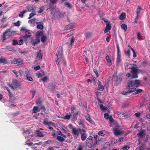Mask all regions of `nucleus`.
<instances>
[{
    "mask_svg": "<svg viewBox=\"0 0 150 150\" xmlns=\"http://www.w3.org/2000/svg\"><path fill=\"white\" fill-rule=\"evenodd\" d=\"M57 59L56 60L57 64H59V60L63 59L62 48L61 47H59L58 50V52L56 54Z\"/></svg>",
    "mask_w": 150,
    "mask_h": 150,
    "instance_id": "f257e3e1",
    "label": "nucleus"
},
{
    "mask_svg": "<svg viewBox=\"0 0 150 150\" xmlns=\"http://www.w3.org/2000/svg\"><path fill=\"white\" fill-rule=\"evenodd\" d=\"M82 132H86V131L84 129L76 128L74 127H73L72 129V133L74 136L76 138L77 137L80 133H82Z\"/></svg>",
    "mask_w": 150,
    "mask_h": 150,
    "instance_id": "f03ea898",
    "label": "nucleus"
},
{
    "mask_svg": "<svg viewBox=\"0 0 150 150\" xmlns=\"http://www.w3.org/2000/svg\"><path fill=\"white\" fill-rule=\"evenodd\" d=\"M116 44L117 49V64H118L121 61V53L119 45L118 43L116 42Z\"/></svg>",
    "mask_w": 150,
    "mask_h": 150,
    "instance_id": "7ed1b4c3",
    "label": "nucleus"
},
{
    "mask_svg": "<svg viewBox=\"0 0 150 150\" xmlns=\"http://www.w3.org/2000/svg\"><path fill=\"white\" fill-rule=\"evenodd\" d=\"M131 86V81H129L127 83V88L128 89H129V90L128 91L125 92L123 91L122 92V93L124 95H127L129 93L131 92V88H130V87Z\"/></svg>",
    "mask_w": 150,
    "mask_h": 150,
    "instance_id": "20e7f679",
    "label": "nucleus"
},
{
    "mask_svg": "<svg viewBox=\"0 0 150 150\" xmlns=\"http://www.w3.org/2000/svg\"><path fill=\"white\" fill-rule=\"evenodd\" d=\"M111 127H113V129L114 133V134L116 136L118 135H120L122 134V132H121L120 130L117 129L118 127V125L117 127L116 126L115 127L113 126H111Z\"/></svg>",
    "mask_w": 150,
    "mask_h": 150,
    "instance_id": "39448f33",
    "label": "nucleus"
},
{
    "mask_svg": "<svg viewBox=\"0 0 150 150\" xmlns=\"http://www.w3.org/2000/svg\"><path fill=\"white\" fill-rule=\"evenodd\" d=\"M116 78L115 84L116 86H118L120 84L122 78L120 75H117L116 77Z\"/></svg>",
    "mask_w": 150,
    "mask_h": 150,
    "instance_id": "423d86ee",
    "label": "nucleus"
},
{
    "mask_svg": "<svg viewBox=\"0 0 150 150\" xmlns=\"http://www.w3.org/2000/svg\"><path fill=\"white\" fill-rule=\"evenodd\" d=\"M139 70L137 65L135 64H133L132 66V73L138 74V71Z\"/></svg>",
    "mask_w": 150,
    "mask_h": 150,
    "instance_id": "0eeeda50",
    "label": "nucleus"
},
{
    "mask_svg": "<svg viewBox=\"0 0 150 150\" xmlns=\"http://www.w3.org/2000/svg\"><path fill=\"white\" fill-rule=\"evenodd\" d=\"M12 33V32H11V30L10 29H8L6 31H5L3 35V36L2 38V41L4 42L6 39V38H5V35L6 34L8 33V34L9 35Z\"/></svg>",
    "mask_w": 150,
    "mask_h": 150,
    "instance_id": "6e6552de",
    "label": "nucleus"
},
{
    "mask_svg": "<svg viewBox=\"0 0 150 150\" xmlns=\"http://www.w3.org/2000/svg\"><path fill=\"white\" fill-rule=\"evenodd\" d=\"M146 100L144 98L141 97L139 99L140 107H143L145 105Z\"/></svg>",
    "mask_w": 150,
    "mask_h": 150,
    "instance_id": "1a4fd4ad",
    "label": "nucleus"
},
{
    "mask_svg": "<svg viewBox=\"0 0 150 150\" xmlns=\"http://www.w3.org/2000/svg\"><path fill=\"white\" fill-rule=\"evenodd\" d=\"M31 33L30 31L29 30H26L25 32V35L23 38L24 39H27L31 37Z\"/></svg>",
    "mask_w": 150,
    "mask_h": 150,
    "instance_id": "9d476101",
    "label": "nucleus"
},
{
    "mask_svg": "<svg viewBox=\"0 0 150 150\" xmlns=\"http://www.w3.org/2000/svg\"><path fill=\"white\" fill-rule=\"evenodd\" d=\"M124 65L126 70L129 69L130 73H131V64L129 63H126Z\"/></svg>",
    "mask_w": 150,
    "mask_h": 150,
    "instance_id": "9b49d317",
    "label": "nucleus"
},
{
    "mask_svg": "<svg viewBox=\"0 0 150 150\" xmlns=\"http://www.w3.org/2000/svg\"><path fill=\"white\" fill-rule=\"evenodd\" d=\"M36 38V39L31 41L32 45H33L35 46L40 42V39H39L38 37H37V38Z\"/></svg>",
    "mask_w": 150,
    "mask_h": 150,
    "instance_id": "f8f14e48",
    "label": "nucleus"
},
{
    "mask_svg": "<svg viewBox=\"0 0 150 150\" xmlns=\"http://www.w3.org/2000/svg\"><path fill=\"white\" fill-rule=\"evenodd\" d=\"M140 82L139 80H136L134 82L132 81V86H134L137 87L138 85L140 84Z\"/></svg>",
    "mask_w": 150,
    "mask_h": 150,
    "instance_id": "ddd939ff",
    "label": "nucleus"
},
{
    "mask_svg": "<svg viewBox=\"0 0 150 150\" xmlns=\"http://www.w3.org/2000/svg\"><path fill=\"white\" fill-rule=\"evenodd\" d=\"M109 120L110 121V126H111V125H112V124H113L115 125L117 127L118 126V124L116 123V122H115L114 121V119H113L112 116H110L109 118Z\"/></svg>",
    "mask_w": 150,
    "mask_h": 150,
    "instance_id": "4468645a",
    "label": "nucleus"
},
{
    "mask_svg": "<svg viewBox=\"0 0 150 150\" xmlns=\"http://www.w3.org/2000/svg\"><path fill=\"white\" fill-rule=\"evenodd\" d=\"M73 24L72 23H70L65 26L64 28V30H67L73 29Z\"/></svg>",
    "mask_w": 150,
    "mask_h": 150,
    "instance_id": "2eb2a0df",
    "label": "nucleus"
},
{
    "mask_svg": "<svg viewBox=\"0 0 150 150\" xmlns=\"http://www.w3.org/2000/svg\"><path fill=\"white\" fill-rule=\"evenodd\" d=\"M111 26L109 23H107L106 27L104 30V33H105L108 32L110 30Z\"/></svg>",
    "mask_w": 150,
    "mask_h": 150,
    "instance_id": "dca6fc26",
    "label": "nucleus"
},
{
    "mask_svg": "<svg viewBox=\"0 0 150 150\" xmlns=\"http://www.w3.org/2000/svg\"><path fill=\"white\" fill-rule=\"evenodd\" d=\"M80 134H81V140L83 141L85 140L87 138L86 132H82V133H81Z\"/></svg>",
    "mask_w": 150,
    "mask_h": 150,
    "instance_id": "f3484780",
    "label": "nucleus"
},
{
    "mask_svg": "<svg viewBox=\"0 0 150 150\" xmlns=\"http://www.w3.org/2000/svg\"><path fill=\"white\" fill-rule=\"evenodd\" d=\"M35 133L37 136L40 137H43L44 136L43 134L39 130H36Z\"/></svg>",
    "mask_w": 150,
    "mask_h": 150,
    "instance_id": "a211bd4d",
    "label": "nucleus"
},
{
    "mask_svg": "<svg viewBox=\"0 0 150 150\" xmlns=\"http://www.w3.org/2000/svg\"><path fill=\"white\" fill-rule=\"evenodd\" d=\"M105 59L108 63V65L109 66H111L112 64V63L111 60L109 56L107 55L105 57Z\"/></svg>",
    "mask_w": 150,
    "mask_h": 150,
    "instance_id": "6ab92c4d",
    "label": "nucleus"
},
{
    "mask_svg": "<svg viewBox=\"0 0 150 150\" xmlns=\"http://www.w3.org/2000/svg\"><path fill=\"white\" fill-rule=\"evenodd\" d=\"M140 11H140V10H137V11L136 13L137 15L135 19V21L134 22V24H135L137 23V21L138 20L139 17V14L140 13Z\"/></svg>",
    "mask_w": 150,
    "mask_h": 150,
    "instance_id": "aec40b11",
    "label": "nucleus"
},
{
    "mask_svg": "<svg viewBox=\"0 0 150 150\" xmlns=\"http://www.w3.org/2000/svg\"><path fill=\"white\" fill-rule=\"evenodd\" d=\"M57 86L55 84H52L51 86L49 87L48 89V90L49 91H53L54 90L55 88Z\"/></svg>",
    "mask_w": 150,
    "mask_h": 150,
    "instance_id": "412c9836",
    "label": "nucleus"
},
{
    "mask_svg": "<svg viewBox=\"0 0 150 150\" xmlns=\"http://www.w3.org/2000/svg\"><path fill=\"white\" fill-rule=\"evenodd\" d=\"M43 35V32L42 31H38L36 33V38L38 37L39 39L40 36H42Z\"/></svg>",
    "mask_w": 150,
    "mask_h": 150,
    "instance_id": "4be33fe9",
    "label": "nucleus"
},
{
    "mask_svg": "<svg viewBox=\"0 0 150 150\" xmlns=\"http://www.w3.org/2000/svg\"><path fill=\"white\" fill-rule=\"evenodd\" d=\"M130 49H129L127 50H126L124 51V54L125 55L128 57H129L130 55Z\"/></svg>",
    "mask_w": 150,
    "mask_h": 150,
    "instance_id": "5701e85b",
    "label": "nucleus"
},
{
    "mask_svg": "<svg viewBox=\"0 0 150 150\" xmlns=\"http://www.w3.org/2000/svg\"><path fill=\"white\" fill-rule=\"evenodd\" d=\"M126 16V15L125 13L122 12L120 14L119 17V19L120 20H122L124 19Z\"/></svg>",
    "mask_w": 150,
    "mask_h": 150,
    "instance_id": "b1692460",
    "label": "nucleus"
},
{
    "mask_svg": "<svg viewBox=\"0 0 150 150\" xmlns=\"http://www.w3.org/2000/svg\"><path fill=\"white\" fill-rule=\"evenodd\" d=\"M37 58L40 59H42V58L41 54V51L40 50H39L37 53Z\"/></svg>",
    "mask_w": 150,
    "mask_h": 150,
    "instance_id": "393cba45",
    "label": "nucleus"
},
{
    "mask_svg": "<svg viewBox=\"0 0 150 150\" xmlns=\"http://www.w3.org/2000/svg\"><path fill=\"white\" fill-rule=\"evenodd\" d=\"M72 116V115L71 113L69 115L66 114L63 117V119L64 120H69L70 119L71 117Z\"/></svg>",
    "mask_w": 150,
    "mask_h": 150,
    "instance_id": "a878e982",
    "label": "nucleus"
},
{
    "mask_svg": "<svg viewBox=\"0 0 150 150\" xmlns=\"http://www.w3.org/2000/svg\"><path fill=\"white\" fill-rule=\"evenodd\" d=\"M0 63H4V64L7 63L4 57H1L0 58Z\"/></svg>",
    "mask_w": 150,
    "mask_h": 150,
    "instance_id": "bb28decb",
    "label": "nucleus"
},
{
    "mask_svg": "<svg viewBox=\"0 0 150 150\" xmlns=\"http://www.w3.org/2000/svg\"><path fill=\"white\" fill-rule=\"evenodd\" d=\"M13 85L15 86H21L18 83V81L16 80H13Z\"/></svg>",
    "mask_w": 150,
    "mask_h": 150,
    "instance_id": "cd10ccee",
    "label": "nucleus"
},
{
    "mask_svg": "<svg viewBox=\"0 0 150 150\" xmlns=\"http://www.w3.org/2000/svg\"><path fill=\"white\" fill-rule=\"evenodd\" d=\"M48 119L47 118H45L44 119L43 122V124L46 126H47L48 125Z\"/></svg>",
    "mask_w": 150,
    "mask_h": 150,
    "instance_id": "c85d7f7f",
    "label": "nucleus"
},
{
    "mask_svg": "<svg viewBox=\"0 0 150 150\" xmlns=\"http://www.w3.org/2000/svg\"><path fill=\"white\" fill-rule=\"evenodd\" d=\"M73 115H72V117L73 119L74 120H77V115L78 114V112H75L74 113H73Z\"/></svg>",
    "mask_w": 150,
    "mask_h": 150,
    "instance_id": "c756f323",
    "label": "nucleus"
},
{
    "mask_svg": "<svg viewBox=\"0 0 150 150\" xmlns=\"http://www.w3.org/2000/svg\"><path fill=\"white\" fill-rule=\"evenodd\" d=\"M85 118L86 119L88 122H91L92 120L90 117V116L89 114H87V115H85Z\"/></svg>",
    "mask_w": 150,
    "mask_h": 150,
    "instance_id": "7c9ffc66",
    "label": "nucleus"
},
{
    "mask_svg": "<svg viewBox=\"0 0 150 150\" xmlns=\"http://www.w3.org/2000/svg\"><path fill=\"white\" fill-rule=\"evenodd\" d=\"M57 139L58 141L61 142H63L65 140V139L63 137L60 136H57Z\"/></svg>",
    "mask_w": 150,
    "mask_h": 150,
    "instance_id": "2f4dec72",
    "label": "nucleus"
},
{
    "mask_svg": "<svg viewBox=\"0 0 150 150\" xmlns=\"http://www.w3.org/2000/svg\"><path fill=\"white\" fill-rule=\"evenodd\" d=\"M36 20L35 18H33L30 20L28 21V22L31 24H34L35 23V21Z\"/></svg>",
    "mask_w": 150,
    "mask_h": 150,
    "instance_id": "473e14b6",
    "label": "nucleus"
},
{
    "mask_svg": "<svg viewBox=\"0 0 150 150\" xmlns=\"http://www.w3.org/2000/svg\"><path fill=\"white\" fill-rule=\"evenodd\" d=\"M93 141H92L88 140V142H86V143L88 146L90 147L92 146L93 143Z\"/></svg>",
    "mask_w": 150,
    "mask_h": 150,
    "instance_id": "72a5a7b5",
    "label": "nucleus"
},
{
    "mask_svg": "<svg viewBox=\"0 0 150 150\" xmlns=\"http://www.w3.org/2000/svg\"><path fill=\"white\" fill-rule=\"evenodd\" d=\"M14 61L13 62V63L15 64L20 63L21 62V60L20 59H14Z\"/></svg>",
    "mask_w": 150,
    "mask_h": 150,
    "instance_id": "f704fd0d",
    "label": "nucleus"
},
{
    "mask_svg": "<svg viewBox=\"0 0 150 150\" xmlns=\"http://www.w3.org/2000/svg\"><path fill=\"white\" fill-rule=\"evenodd\" d=\"M27 12V11L25 10L22 12H21L19 14V16L21 18H23L24 16V14Z\"/></svg>",
    "mask_w": 150,
    "mask_h": 150,
    "instance_id": "c9c22d12",
    "label": "nucleus"
},
{
    "mask_svg": "<svg viewBox=\"0 0 150 150\" xmlns=\"http://www.w3.org/2000/svg\"><path fill=\"white\" fill-rule=\"evenodd\" d=\"M100 109L102 110L103 111L104 110H106L108 109L107 107L105 106H104L102 104H100Z\"/></svg>",
    "mask_w": 150,
    "mask_h": 150,
    "instance_id": "e433bc0d",
    "label": "nucleus"
},
{
    "mask_svg": "<svg viewBox=\"0 0 150 150\" xmlns=\"http://www.w3.org/2000/svg\"><path fill=\"white\" fill-rule=\"evenodd\" d=\"M92 35V33L90 32L87 33L85 35L86 38H88L91 37Z\"/></svg>",
    "mask_w": 150,
    "mask_h": 150,
    "instance_id": "4c0bfd02",
    "label": "nucleus"
},
{
    "mask_svg": "<svg viewBox=\"0 0 150 150\" xmlns=\"http://www.w3.org/2000/svg\"><path fill=\"white\" fill-rule=\"evenodd\" d=\"M64 5L67 6L69 8H71L72 7L70 3L68 2H65L64 3Z\"/></svg>",
    "mask_w": 150,
    "mask_h": 150,
    "instance_id": "58836bf2",
    "label": "nucleus"
},
{
    "mask_svg": "<svg viewBox=\"0 0 150 150\" xmlns=\"http://www.w3.org/2000/svg\"><path fill=\"white\" fill-rule=\"evenodd\" d=\"M143 91L141 89H137L136 90V91L132 93V95H135V94H138L140 93L142 91Z\"/></svg>",
    "mask_w": 150,
    "mask_h": 150,
    "instance_id": "ea45409f",
    "label": "nucleus"
},
{
    "mask_svg": "<svg viewBox=\"0 0 150 150\" xmlns=\"http://www.w3.org/2000/svg\"><path fill=\"white\" fill-rule=\"evenodd\" d=\"M137 38L138 40H140L141 39L143 40V39H142V36H141L140 33L139 32L137 33Z\"/></svg>",
    "mask_w": 150,
    "mask_h": 150,
    "instance_id": "a19ab883",
    "label": "nucleus"
},
{
    "mask_svg": "<svg viewBox=\"0 0 150 150\" xmlns=\"http://www.w3.org/2000/svg\"><path fill=\"white\" fill-rule=\"evenodd\" d=\"M44 28L43 25L42 24H38L37 26V28L41 30L42 29Z\"/></svg>",
    "mask_w": 150,
    "mask_h": 150,
    "instance_id": "79ce46f5",
    "label": "nucleus"
},
{
    "mask_svg": "<svg viewBox=\"0 0 150 150\" xmlns=\"http://www.w3.org/2000/svg\"><path fill=\"white\" fill-rule=\"evenodd\" d=\"M38 111H40V110H38V108L36 106H34L33 109V112L36 113Z\"/></svg>",
    "mask_w": 150,
    "mask_h": 150,
    "instance_id": "37998d69",
    "label": "nucleus"
},
{
    "mask_svg": "<svg viewBox=\"0 0 150 150\" xmlns=\"http://www.w3.org/2000/svg\"><path fill=\"white\" fill-rule=\"evenodd\" d=\"M121 28L125 30H126L127 29V26L125 24H122L121 25Z\"/></svg>",
    "mask_w": 150,
    "mask_h": 150,
    "instance_id": "c03bdc74",
    "label": "nucleus"
},
{
    "mask_svg": "<svg viewBox=\"0 0 150 150\" xmlns=\"http://www.w3.org/2000/svg\"><path fill=\"white\" fill-rule=\"evenodd\" d=\"M110 145V143L109 142H106L103 145L104 148H106Z\"/></svg>",
    "mask_w": 150,
    "mask_h": 150,
    "instance_id": "a18cd8bd",
    "label": "nucleus"
},
{
    "mask_svg": "<svg viewBox=\"0 0 150 150\" xmlns=\"http://www.w3.org/2000/svg\"><path fill=\"white\" fill-rule=\"evenodd\" d=\"M47 40V37L45 36H43L41 38V41L43 42H45Z\"/></svg>",
    "mask_w": 150,
    "mask_h": 150,
    "instance_id": "49530a36",
    "label": "nucleus"
},
{
    "mask_svg": "<svg viewBox=\"0 0 150 150\" xmlns=\"http://www.w3.org/2000/svg\"><path fill=\"white\" fill-rule=\"evenodd\" d=\"M12 41L13 42L12 45H18V42L16 40H15L13 39L12 40Z\"/></svg>",
    "mask_w": 150,
    "mask_h": 150,
    "instance_id": "de8ad7c7",
    "label": "nucleus"
},
{
    "mask_svg": "<svg viewBox=\"0 0 150 150\" xmlns=\"http://www.w3.org/2000/svg\"><path fill=\"white\" fill-rule=\"evenodd\" d=\"M138 74L132 73V79H135L137 78L138 77Z\"/></svg>",
    "mask_w": 150,
    "mask_h": 150,
    "instance_id": "09e8293b",
    "label": "nucleus"
},
{
    "mask_svg": "<svg viewBox=\"0 0 150 150\" xmlns=\"http://www.w3.org/2000/svg\"><path fill=\"white\" fill-rule=\"evenodd\" d=\"M98 90L100 91H102L104 89V87L103 86L100 85V86H98Z\"/></svg>",
    "mask_w": 150,
    "mask_h": 150,
    "instance_id": "8fccbe9b",
    "label": "nucleus"
},
{
    "mask_svg": "<svg viewBox=\"0 0 150 150\" xmlns=\"http://www.w3.org/2000/svg\"><path fill=\"white\" fill-rule=\"evenodd\" d=\"M144 132L143 131H141L137 134V136L138 137L141 136L142 137H143V134Z\"/></svg>",
    "mask_w": 150,
    "mask_h": 150,
    "instance_id": "3c124183",
    "label": "nucleus"
},
{
    "mask_svg": "<svg viewBox=\"0 0 150 150\" xmlns=\"http://www.w3.org/2000/svg\"><path fill=\"white\" fill-rule=\"evenodd\" d=\"M117 142V139H114L111 141L110 143L111 144H114L116 143Z\"/></svg>",
    "mask_w": 150,
    "mask_h": 150,
    "instance_id": "603ef678",
    "label": "nucleus"
},
{
    "mask_svg": "<svg viewBox=\"0 0 150 150\" xmlns=\"http://www.w3.org/2000/svg\"><path fill=\"white\" fill-rule=\"evenodd\" d=\"M104 118L106 119H108L110 117L109 114L108 113H105L104 114Z\"/></svg>",
    "mask_w": 150,
    "mask_h": 150,
    "instance_id": "864d4df0",
    "label": "nucleus"
},
{
    "mask_svg": "<svg viewBox=\"0 0 150 150\" xmlns=\"http://www.w3.org/2000/svg\"><path fill=\"white\" fill-rule=\"evenodd\" d=\"M88 140H91L93 141V138L92 137V136H89L87 138V139L86 140V142H88Z\"/></svg>",
    "mask_w": 150,
    "mask_h": 150,
    "instance_id": "5fc2aeb1",
    "label": "nucleus"
},
{
    "mask_svg": "<svg viewBox=\"0 0 150 150\" xmlns=\"http://www.w3.org/2000/svg\"><path fill=\"white\" fill-rule=\"evenodd\" d=\"M74 39L73 38H71L70 42V44L71 45V46H72V45L74 43Z\"/></svg>",
    "mask_w": 150,
    "mask_h": 150,
    "instance_id": "6e6d98bb",
    "label": "nucleus"
},
{
    "mask_svg": "<svg viewBox=\"0 0 150 150\" xmlns=\"http://www.w3.org/2000/svg\"><path fill=\"white\" fill-rule=\"evenodd\" d=\"M8 94H9V100L11 102L13 100L12 99V94H11V93L10 92L8 93Z\"/></svg>",
    "mask_w": 150,
    "mask_h": 150,
    "instance_id": "4d7b16f0",
    "label": "nucleus"
},
{
    "mask_svg": "<svg viewBox=\"0 0 150 150\" xmlns=\"http://www.w3.org/2000/svg\"><path fill=\"white\" fill-rule=\"evenodd\" d=\"M145 145H143L141 146H140L138 150H144L145 148Z\"/></svg>",
    "mask_w": 150,
    "mask_h": 150,
    "instance_id": "13d9d810",
    "label": "nucleus"
},
{
    "mask_svg": "<svg viewBox=\"0 0 150 150\" xmlns=\"http://www.w3.org/2000/svg\"><path fill=\"white\" fill-rule=\"evenodd\" d=\"M47 80H48V78L46 76L44 77L41 79V80H42V81H43V82H45L47 81Z\"/></svg>",
    "mask_w": 150,
    "mask_h": 150,
    "instance_id": "bf43d9fd",
    "label": "nucleus"
},
{
    "mask_svg": "<svg viewBox=\"0 0 150 150\" xmlns=\"http://www.w3.org/2000/svg\"><path fill=\"white\" fill-rule=\"evenodd\" d=\"M36 15V14L35 13H31L30 14H29V16L28 18V19H30L32 17L34 16V15Z\"/></svg>",
    "mask_w": 150,
    "mask_h": 150,
    "instance_id": "052dcab7",
    "label": "nucleus"
},
{
    "mask_svg": "<svg viewBox=\"0 0 150 150\" xmlns=\"http://www.w3.org/2000/svg\"><path fill=\"white\" fill-rule=\"evenodd\" d=\"M130 148V147H129L128 146H124L122 147V149L123 150H128L129 148Z\"/></svg>",
    "mask_w": 150,
    "mask_h": 150,
    "instance_id": "680f3d73",
    "label": "nucleus"
},
{
    "mask_svg": "<svg viewBox=\"0 0 150 150\" xmlns=\"http://www.w3.org/2000/svg\"><path fill=\"white\" fill-rule=\"evenodd\" d=\"M26 79L30 81H32L33 80L32 78L30 76H27L26 77Z\"/></svg>",
    "mask_w": 150,
    "mask_h": 150,
    "instance_id": "e2e57ef3",
    "label": "nucleus"
},
{
    "mask_svg": "<svg viewBox=\"0 0 150 150\" xmlns=\"http://www.w3.org/2000/svg\"><path fill=\"white\" fill-rule=\"evenodd\" d=\"M93 71L96 75V77H98L99 75H98V71H97V70L96 69H93Z\"/></svg>",
    "mask_w": 150,
    "mask_h": 150,
    "instance_id": "0e129e2a",
    "label": "nucleus"
},
{
    "mask_svg": "<svg viewBox=\"0 0 150 150\" xmlns=\"http://www.w3.org/2000/svg\"><path fill=\"white\" fill-rule=\"evenodd\" d=\"M24 133L30 134V130L28 129L27 130H24L23 131Z\"/></svg>",
    "mask_w": 150,
    "mask_h": 150,
    "instance_id": "69168bd1",
    "label": "nucleus"
},
{
    "mask_svg": "<svg viewBox=\"0 0 150 150\" xmlns=\"http://www.w3.org/2000/svg\"><path fill=\"white\" fill-rule=\"evenodd\" d=\"M98 134L100 136H103L105 134L102 131H100L98 132Z\"/></svg>",
    "mask_w": 150,
    "mask_h": 150,
    "instance_id": "338daca9",
    "label": "nucleus"
},
{
    "mask_svg": "<svg viewBox=\"0 0 150 150\" xmlns=\"http://www.w3.org/2000/svg\"><path fill=\"white\" fill-rule=\"evenodd\" d=\"M144 118L145 119H150V113L147 114L145 117Z\"/></svg>",
    "mask_w": 150,
    "mask_h": 150,
    "instance_id": "774afa93",
    "label": "nucleus"
}]
</instances>
